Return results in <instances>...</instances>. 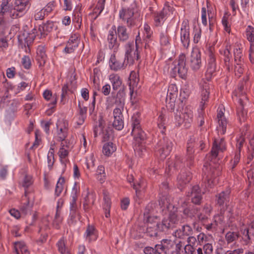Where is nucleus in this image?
<instances>
[{"label": "nucleus", "mask_w": 254, "mask_h": 254, "mask_svg": "<svg viewBox=\"0 0 254 254\" xmlns=\"http://www.w3.org/2000/svg\"><path fill=\"white\" fill-rule=\"evenodd\" d=\"M226 150V145L223 138L214 139L211 151V160L210 163H205L203 171L206 175L207 183L205 187L208 190L218 183V176L221 174V168L217 165H214L212 159L216 158L219 154Z\"/></svg>", "instance_id": "1"}, {"label": "nucleus", "mask_w": 254, "mask_h": 254, "mask_svg": "<svg viewBox=\"0 0 254 254\" xmlns=\"http://www.w3.org/2000/svg\"><path fill=\"white\" fill-rule=\"evenodd\" d=\"M131 126L134 150L136 154L141 156L146 151L144 143L146 139V135L141 128L140 121L138 117L136 115H133L132 117Z\"/></svg>", "instance_id": "2"}, {"label": "nucleus", "mask_w": 254, "mask_h": 254, "mask_svg": "<svg viewBox=\"0 0 254 254\" xmlns=\"http://www.w3.org/2000/svg\"><path fill=\"white\" fill-rule=\"evenodd\" d=\"M120 19L126 22L128 27L137 25L141 18L140 14L133 8H123L119 12Z\"/></svg>", "instance_id": "3"}, {"label": "nucleus", "mask_w": 254, "mask_h": 254, "mask_svg": "<svg viewBox=\"0 0 254 254\" xmlns=\"http://www.w3.org/2000/svg\"><path fill=\"white\" fill-rule=\"evenodd\" d=\"M180 218L177 212H170L167 217L164 218L161 222L157 223L156 227L162 232H166L169 229H173L179 224Z\"/></svg>", "instance_id": "4"}, {"label": "nucleus", "mask_w": 254, "mask_h": 254, "mask_svg": "<svg viewBox=\"0 0 254 254\" xmlns=\"http://www.w3.org/2000/svg\"><path fill=\"white\" fill-rule=\"evenodd\" d=\"M173 146L172 141L166 137H163L157 143L156 154L161 160H164L172 151Z\"/></svg>", "instance_id": "5"}, {"label": "nucleus", "mask_w": 254, "mask_h": 254, "mask_svg": "<svg viewBox=\"0 0 254 254\" xmlns=\"http://www.w3.org/2000/svg\"><path fill=\"white\" fill-rule=\"evenodd\" d=\"M30 0H14L13 9L10 10V16L13 18L21 17L26 12Z\"/></svg>", "instance_id": "6"}, {"label": "nucleus", "mask_w": 254, "mask_h": 254, "mask_svg": "<svg viewBox=\"0 0 254 254\" xmlns=\"http://www.w3.org/2000/svg\"><path fill=\"white\" fill-rule=\"evenodd\" d=\"M186 58L184 54H181L178 58V60L173 63L172 64V70L173 72L174 76L177 73L179 76L182 78H185L187 75L188 68L186 66Z\"/></svg>", "instance_id": "7"}, {"label": "nucleus", "mask_w": 254, "mask_h": 254, "mask_svg": "<svg viewBox=\"0 0 254 254\" xmlns=\"http://www.w3.org/2000/svg\"><path fill=\"white\" fill-rule=\"evenodd\" d=\"M201 101L200 104V109L201 112L199 113V118H200L199 126H202L204 121L202 117V111L204 109V105L208 100L209 97V85L205 81H203L201 84Z\"/></svg>", "instance_id": "8"}, {"label": "nucleus", "mask_w": 254, "mask_h": 254, "mask_svg": "<svg viewBox=\"0 0 254 254\" xmlns=\"http://www.w3.org/2000/svg\"><path fill=\"white\" fill-rule=\"evenodd\" d=\"M139 55L138 53L137 46L136 45V48L134 49L133 43H128L126 45V53L124 58L127 65H132L135 60H138Z\"/></svg>", "instance_id": "9"}, {"label": "nucleus", "mask_w": 254, "mask_h": 254, "mask_svg": "<svg viewBox=\"0 0 254 254\" xmlns=\"http://www.w3.org/2000/svg\"><path fill=\"white\" fill-rule=\"evenodd\" d=\"M207 70L206 72L207 81L205 79H202L200 83V87H201V84L203 81H205L208 84V81L211 79L213 73L215 72L216 69V64L215 62V55L213 53L211 50H209L207 52ZM210 86V84H209ZM210 89V87L209 86V90Z\"/></svg>", "instance_id": "10"}, {"label": "nucleus", "mask_w": 254, "mask_h": 254, "mask_svg": "<svg viewBox=\"0 0 254 254\" xmlns=\"http://www.w3.org/2000/svg\"><path fill=\"white\" fill-rule=\"evenodd\" d=\"M56 137L60 141H67L65 139L68 133V123L64 119H59L56 124Z\"/></svg>", "instance_id": "11"}, {"label": "nucleus", "mask_w": 254, "mask_h": 254, "mask_svg": "<svg viewBox=\"0 0 254 254\" xmlns=\"http://www.w3.org/2000/svg\"><path fill=\"white\" fill-rule=\"evenodd\" d=\"M109 64L111 69L115 71L124 69L127 66L124 59L116 56L114 52L110 57Z\"/></svg>", "instance_id": "12"}, {"label": "nucleus", "mask_w": 254, "mask_h": 254, "mask_svg": "<svg viewBox=\"0 0 254 254\" xmlns=\"http://www.w3.org/2000/svg\"><path fill=\"white\" fill-rule=\"evenodd\" d=\"M77 190L75 187L73 188L72 199L70 202V213L69 218L72 222L76 221V218L79 219L80 214L76 204Z\"/></svg>", "instance_id": "13"}, {"label": "nucleus", "mask_w": 254, "mask_h": 254, "mask_svg": "<svg viewBox=\"0 0 254 254\" xmlns=\"http://www.w3.org/2000/svg\"><path fill=\"white\" fill-rule=\"evenodd\" d=\"M189 64L191 69L194 71L198 70L202 65L201 53L197 48H193L191 51Z\"/></svg>", "instance_id": "14"}, {"label": "nucleus", "mask_w": 254, "mask_h": 254, "mask_svg": "<svg viewBox=\"0 0 254 254\" xmlns=\"http://www.w3.org/2000/svg\"><path fill=\"white\" fill-rule=\"evenodd\" d=\"M180 39L183 48L188 49L190 44V27L188 21H184L182 24Z\"/></svg>", "instance_id": "15"}, {"label": "nucleus", "mask_w": 254, "mask_h": 254, "mask_svg": "<svg viewBox=\"0 0 254 254\" xmlns=\"http://www.w3.org/2000/svg\"><path fill=\"white\" fill-rule=\"evenodd\" d=\"M245 138L249 139L251 143H254V130H250L249 127L247 126L244 128L242 136L237 140V149L240 152L241 148L243 146Z\"/></svg>", "instance_id": "16"}, {"label": "nucleus", "mask_w": 254, "mask_h": 254, "mask_svg": "<svg viewBox=\"0 0 254 254\" xmlns=\"http://www.w3.org/2000/svg\"><path fill=\"white\" fill-rule=\"evenodd\" d=\"M170 10V7L165 5L161 11L154 13V20L156 26H161L163 24L169 14Z\"/></svg>", "instance_id": "17"}, {"label": "nucleus", "mask_w": 254, "mask_h": 254, "mask_svg": "<svg viewBox=\"0 0 254 254\" xmlns=\"http://www.w3.org/2000/svg\"><path fill=\"white\" fill-rule=\"evenodd\" d=\"M247 101L248 98L245 95H242L239 100V106L237 108V114L240 122H245L247 118V112L244 109Z\"/></svg>", "instance_id": "18"}, {"label": "nucleus", "mask_w": 254, "mask_h": 254, "mask_svg": "<svg viewBox=\"0 0 254 254\" xmlns=\"http://www.w3.org/2000/svg\"><path fill=\"white\" fill-rule=\"evenodd\" d=\"M193 231L190 226L188 224L184 225L181 228L176 230L173 233L176 238L185 239L188 236L192 235Z\"/></svg>", "instance_id": "19"}, {"label": "nucleus", "mask_w": 254, "mask_h": 254, "mask_svg": "<svg viewBox=\"0 0 254 254\" xmlns=\"http://www.w3.org/2000/svg\"><path fill=\"white\" fill-rule=\"evenodd\" d=\"M112 29V30L109 31L107 37L108 46L110 49L113 50L114 52L116 53L118 49L119 44L117 40L116 26H113Z\"/></svg>", "instance_id": "20"}, {"label": "nucleus", "mask_w": 254, "mask_h": 254, "mask_svg": "<svg viewBox=\"0 0 254 254\" xmlns=\"http://www.w3.org/2000/svg\"><path fill=\"white\" fill-rule=\"evenodd\" d=\"M187 196L191 197V201L195 204H199L202 199V193L198 185L193 186L190 191H189Z\"/></svg>", "instance_id": "21"}, {"label": "nucleus", "mask_w": 254, "mask_h": 254, "mask_svg": "<svg viewBox=\"0 0 254 254\" xmlns=\"http://www.w3.org/2000/svg\"><path fill=\"white\" fill-rule=\"evenodd\" d=\"M182 117L185 119V127L188 128L190 127L191 123L192 122L193 118V111L190 107H186L185 108L183 109L181 111Z\"/></svg>", "instance_id": "22"}, {"label": "nucleus", "mask_w": 254, "mask_h": 254, "mask_svg": "<svg viewBox=\"0 0 254 254\" xmlns=\"http://www.w3.org/2000/svg\"><path fill=\"white\" fill-rule=\"evenodd\" d=\"M47 59L45 45H39L37 49L36 60L39 66H42L46 63Z\"/></svg>", "instance_id": "23"}, {"label": "nucleus", "mask_w": 254, "mask_h": 254, "mask_svg": "<svg viewBox=\"0 0 254 254\" xmlns=\"http://www.w3.org/2000/svg\"><path fill=\"white\" fill-rule=\"evenodd\" d=\"M191 179V174L189 171L183 170L178 176L177 182L180 187H183L189 183Z\"/></svg>", "instance_id": "24"}, {"label": "nucleus", "mask_w": 254, "mask_h": 254, "mask_svg": "<svg viewBox=\"0 0 254 254\" xmlns=\"http://www.w3.org/2000/svg\"><path fill=\"white\" fill-rule=\"evenodd\" d=\"M168 170L166 172L169 174L172 171V169H178L183 166L182 159L179 156H176L173 160H170L167 162Z\"/></svg>", "instance_id": "25"}, {"label": "nucleus", "mask_w": 254, "mask_h": 254, "mask_svg": "<svg viewBox=\"0 0 254 254\" xmlns=\"http://www.w3.org/2000/svg\"><path fill=\"white\" fill-rule=\"evenodd\" d=\"M230 190H227L225 191H222L217 196V203L223 207L224 210V206H227L229 201Z\"/></svg>", "instance_id": "26"}, {"label": "nucleus", "mask_w": 254, "mask_h": 254, "mask_svg": "<svg viewBox=\"0 0 254 254\" xmlns=\"http://www.w3.org/2000/svg\"><path fill=\"white\" fill-rule=\"evenodd\" d=\"M217 118L218 119V131L221 134H224L226 132L227 121L224 117V113L221 110L218 111Z\"/></svg>", "instance_id": "27"}, {"label": "nucleus", "mask_w": 254, "mask_h": 254, "mask_svg": "<svg viewBox=\"0 0 254 254\" xmlns=\"http://www.w3.org/2000/svg\"><path fill=\"white\" fill-rule=\"evenodd\" d=\"M125 95L126 94L124 89H120L115 98L114 102L116 108H124Z\"/></svg>", "instance_id": "28"}, {"label": "nucleus", "mask_w": 254, "mask_h": 254, "mask_svg": "<svg viewBox=\"0 0 254 254\" xmlns=\"http://www.w3.org/2000/svg\"><path fill=\"white\" fill-rule=\"evenodd\" d=\"M120 41L126 42L129 37L130 33L127 31V27L124 25H119L117 27L116 33Z\"/></svg>", "instance_id": "29"}, {"label": "nucleus", "mask_w": 254, "mask_h": 254, "mask_svg": "<svg viewBox=\"0 0 254 254\" xmlns=\"http://www.w3.org/2000/svg\"><path fill=\"white\" fill-rule=\"evenodd\" d=\"M103 209L105 211L106 217L108 218L110 216V208L111 206V201L108 192L106 190L103 191Z\"/></svg>", "instance_id": "30"}, {"label": "nucleus", "mask_w": 254, "mask_h": 254, "mask_svg": "<svg viewBox=\"0 0 254 254\" xmlns=\"http://www.w3.org/2000/svg\"><path fill=\"white\" fill-rule=\"evenodd\" d=\"M176 243L174 241L170 239H163L161 241V244L158 245L159 246L160 250H162V253H167L169 250L173 248Z\"/></svg>", "instance_id": "31"}, {"label": "nucleus", "mask_w": 254, "mask_h": 254, "mask_svg": "<svg viewBox=\"0 0 254 254\" xmlns=\"http://www.w3.org/2000/svg\"><path fill=\"white\" fill-rule=\"evenodd\" d=\"M84 236L85 239L88 242L95 241L97 238V233L95 228L93 226L88 225L87 227Z\"/></svg>", "instance_id": "32"}, {"label": "nucleus", "mask_w": 254, "mask_h": 254, "mask_svg": "<svg viewBox=\"0 0 254 254\" xmlns=\"http://www.w3.org/2000/svg\"><path fill=\"white\" fill-rule=\"evenodd\" d=\"M109 78L112 83L113 90H117L122 86V81L118 74L116 73L111 74Z\"/></svg>", "instance_id": "33"}, {"label": "nucleus", "mask_w": 254, "mask_h": 254, "mask_svg": "<svg viewBox=\"0 0 254 254\" xmlns=\"http://www.w3.org/2000/svg\"><path fill=\"white\" fill-rule=\"evenodd\" d=\"M70 144L67 141H61V147L58 154L61 159L65 158L68 154Z\"/></svg>", "instance_id": "34"}, {"label": "nucleus", "mask_w": 254, "mask_h": 254, "mask_svg": "<svg viewBox=\"0 0 254 254\" xmlns=\"http://www.w3.org/2000/svg\"><path fill=\"white\" fill-rule=\"evenodd\" d=\"M43 97L47 101H50L49 103V105L51 106L50 108L51 109H53L55 105L57 104V95L56 94H52L50 90H46L43 93Z\"/></svg>", "instance_id": "35"}, {"label": "nucleus", "mask_w": 254, "mask_h": 254, "mask_svg": "<svg viewBox=\"0 0 254 254\" xmlns=\"http://www.w3.org/2000/svg\"><path fill=\"white\" fill-rule=\"evenodd\" d=\"M33 40V36L32 35H30L27 33H23V34L19 35L18 37L19 42L21 45H23L25 48L27 46L29 50V46Z\"/></svg>", "instance_id": "36"}, {"label": "nucleus", "mask_w": 254, "mask_h": 254, "mask_svg": "<svg viewBox=\"0 0 254 254\" xmlns=\"http://www.w3.org/2000/svg\"><path fill=\"white\" fill-rule=\"evenodd\" d=\"M82 8L81 6H77L73 11L74 19L73 21L77 24L79 28L80 27L82 20Z\"/></svg>", "instance_id": "37"}, {"label": "nucleus", "mask_w": 254, "mask_h": 254, "mask_svg": "<svg viewBox=\"0 0 254 254\" xmlns=\"http://www.w3.org/2000/svg\"><path fill=\"white\" fill-rule=\"evenodd\" d=\"M170 37L167 29H162L160 35V43L162 46H167L170 45Z\"/></svg>", "instance_id": "38"}, {"label": "nucleus", "mask_w": 254, "mask_h": 254, "mask_svg": "<svg viewBox=\"0 0 254 254\" xmlns=\"http://www.w3.org/2000/svg\"><path fill=\"white\" fill-rule=\"evenodd\" d=\"M116 150V146L112 142H109L104 144L103 147V153L107 156H110Z\"/></svg>", "instance_id": "39"}, {"label": "nucleus", "mask_w": 254, "mask_h": 254, "mask_svg": "<svg viewBox=\"0 0 254 254\" xmlns=\"http://www.w3.org/2000/svg\"><path fill=\"white\" fill-rule=\"evenodd\" d=\"M33 183L32 177L31 175L24 173L21 176L20 184L24 188H28L32 185Z\"/></svg>", "instance_id": "40"}, {"label": "nucleus", "mask_w": 254, "mask_h": 254, "mask_svg": "<svg viewBox=\"0 0 254 254\" xmlns=\"http://www.w3.org/2000/svg\"><path fill=\"white\" fill-rule=\"evenodd\" d=\"M14 248L16 254H29V252L23 242H16Z\"/></svg>", "instance_id": "41"}, {"label": "nucleus", "mask_w": 254, "mask_h": 254, "mask_svg": "<svg viewBox=\"0 0 254 254\" xmlns=\"http://www.w3.org/2000/svg\"><path fill=\"white\" fill-rule=\"evenodd\" d=\"M234 59L235 62H242L243 54L242 51V45L239 43H236L234 50Z\"/></svg>", "instance_id": "42"}, {"label": "nucleus", "mask_w": 254, "mask_h": 254, "mask_svg": "<svg viewBox=\"0 0 254 254\" xmlns=\"http://www.w3.org/2000/svg\"><path fill=\"white\" fill-rule=\"evenodd\" d=\"M240 237V234L238 232H228L225 235V239L228 244L237 240Z\"/></svg>", "instance_id": "43"}, {"label": "nucleus", "mask_w": 254, "mask_h": 254, "mask_svg": "<svg viewBox=\"0 0 254 254\" xmlns=\"http://www.w3.org/2000/svg\"><path fill=\"white\" fill-rule=\"evenodd\" d=\"M197 145L195 143V139L194 137H191L188 142L187 147V152L189 155H191L195 152Z\"/></svg>", "instance_id": "44"}, {"label": "nucleus", "mask_w": 254, "mask_h": 254, "mask_svg": "<svg viewBox=\"0 0 254 254\" xmlns=\"http://www.w3.org/2000/svg\"><path fill=\"white\" fill-rule=\"evenodd\" d=\"M57 245L61 254H70L68 249L65 246V241L64 238L61 239Z\"/></svg>", "instance_id": "45"}, {"label": "nucleus", "mask_w": 254, "mask_h": 254, "mask_svg": "<svg viewBox=\"0 0 254 254\" xmlns=\"http://www.w3.org/2000/svg\"><path fill=\"white\" fill-rule=\"evenodd\" d=\"M49 222L47 219L45 218L43 219L41 224L40 225L39 233L43 235V234L47 233V234L49 231Z\"/></svg>", "instance_id": "46"}, {"label": "nucleus", "mask_w": 254, "mask_h": 254, "mask_svg": "<svg viewBox=\"0 0 254 254\" xmlns=\"http://www.w3.org/2000/svg\"><path fill=\"white\" fill-rule=\"evenodd\" d=\"M146 187V183L144 181L140 180L139 182L134 183L133 188L135 190L136 195H139L141 191H144Z\"/></svg>", "instance_id": "47"}, {"label": "nucleus", "mask_w": 254, "mask_h": 254, "mask_svg": "<svg viewBox=\"0 0 254 254\" xmlns=\"http://www.w3.org/2000/svg\"><path fill=\"white\" fill-rule=\"evenodd\" d=\"M145 254H162V250H160L159 246L156 245L154 248L147 247L144 249Z\"/></svg>", "instance_id": "48"}, {"label": "nucleus", "mask_w": 254, "mask_h": 254, "mask_svg": "<svg viewBox=\"0 0 254 254\" xmlns=\"http://www.w3.org/2000/svg\"><path fill=\"white\" fill-rule=\"evenodd\" d=\"M31 206L29 204V200L26 198L25 202H22L20 207L19 209L21 214L25 216L30 211Z\"/></svg>", "instance_id": "49"}, {"label": "nucleus", "mask_w": 254, "mask_h": 254, "mask_svg": "<svg viewBox=\"0 0 254 254\" xmlns=\"http://www.w3.org/2000/svg\"><path fill=\"white\" fill-rule=\"evenodd\" d=\"M251 229L250 228H245L244 229H242L241 230V235H240V237H241L242 240L245 242L246 244H248L249 243L250 241V233Z\"/></svg>", "instance_id": "50"}, {"label": "nucleus", "mask_w": 254, "mask_h": 254, "mask_svg": "<svg viewBox=\"0 0 254 254\" xmlns=\"http://www.w3.org/2000/svg\"><path fill=\"white\" fill-rule=\"evenodd\" d=\"M64 183V179L63 177H60L57 183L55 190V194L57 196H60L63 190V185Z\"/></svg>", "instance_id": "51"}, {"label": "nucleus", "mask_w": 254, "mask_h": 254, "mask_svg": "<svg viewBox=\"0 0 254 254\" xmlns=\"http://www.w3.org/2000/svg\"><path fill=\"white\" fill-rule=\"evenodd\" d=\"M11 0H2L0 6V15H3L9 11L10 7L8 3Z\"/></svg>", "instance_id": "52"}, {"label": "nucleus", "mask_w": 254, "mask_h": 254, "mask_svg": "<svg viewBox=\"0 0 254 254\" xmlns=\"http://www.w3.org/2000/svg\"><path fill=\"white\" fill-rule=\"evenodd\" d=\"M246 35L250 43L254 42V27L249 25L246 29Z\"/></svg>", "instance_id": "53"}, {"label": "nucleus", "mask_w": 254, "mask_h": 254, "mask_svg": "<svg viewBox=\"0 0 254 254\" xmlns=\"http://www.w3.org/2000/svg\"><path fill=\"white\" fill-rule=\"evenodd\" d=\"M153 207L154 204L153 203L148 204L145 207L144 212V217L146 218L147 221H150V219L153 218L151 213L153 211Z\"/></svg>", "instance_id": "54"}, {"label": "nucleus", "mask_w": 254, "mask_h": 254, "mask_svg": "<svg viewBox=\"0 0 254 254\" xmlns=\"http://www.w3.org/2000/svg\"><path fill=\"white\" fill-rule=\"evenodd\" d=\"M60 201L58 202V205L57 206V211L55 216V219L54 220V224L56 225V227L58 228V225L62 222V218L61 217V212L59 210L60 205Z\"/></svg>", "instance_id": "55"}, {"label": "nucleus", "mask_w": 254, "mask_h": 254, "mask_svg": "<svg viewBox=\"0 0 254 254\" xmlns=\"http://www.w3.org/2000/svg\"><path fill=\"white\" fill-rule=\"evenodd\" d=\"M181 115H182L181 111H177L175 115V122L178 126H183L185 127V119Z\"/></svg>", "instance_id": "56"}, {"label": "nucleus", "mask_w": 254, "mask_h": 254, "mask_svg": "<svg viewBox=\"0 0 254 254\" xmlns=\"http://www.w3.org/2000/svg\"><path fill=\"white\" fill-rule=\"evenodd\" d=\"M159 205L162 208L163 210L165 208L169 209L170 203L167 197L166 196H162L159 201Z\"/></svg>", "instance_id": "57"}, {"label": "nucleus", "mask_w": 254, "mask_h": 254, "mask_svg": "<svg viewBox=\"0 0 254 254\" xmlns=\"http://www.w3.org/2000/svg\"><path fill=\"white\" fill-rule=\"evenodd\" d=\"M113 126L117 130H122L124 126L123 119H114Z\"/></svg>", "instance_id": "58"}, {"label": "nucleus", "mask_w": 254, "mask_h": 254, "mask_svg": "<svg viewBox=\"0 0 254 254\" xmlns=\"http://www.w3.org/2000/svg\"><path fill=\"white\" fill-rule=\"evenodd\" d=\"M129 80L130 81V84L132 86L136 85L139 81V78L137 76L136 73L132 71L130 72V76L129 77Z\"/></svg>", "instance_id": "59"}, {"label": "nucleus", "mask_w": 254, "mask_h": 254, "mask_svg": "<svg viewBox=\"0 0 254 254\" xmlns=\"http://www.w3.org/2000/svg\"><path fill=\"white\" fill-rule=\"evenodd\" d=\"M177 93H172V92H168L166 97V102L169 100L171 106H174L175 105V99L177 97Z\"/></svg>", "instance_id": "60"}, {"label": "nucleus", "mask_w": 254, "mask_h": 254, "mask_svg": "<svg viewBox=\"0 0 254 254\" xmlns=\"http://www.w3.org/2000/svg\"><path fill=\"white\" fill-rule=\"evenodd\" d=\"M78 46V45L76 42L74 43H67L65 48H64V52L66 53L70 54L74 51L75 49Z\"/></svg>", "instance_id": "61"}, {"label": "nucleus", "mask_w": 254, "mask_h": 254, "mask_svg": "<svg viewBox=\"0 0 254 254\" xmlns=\"http://www.w3.org/2000/svg\"><path fill=\"white\" fill-rule=\"evenodd\" d=\"M242 63V62H236V64L235 66V74L238 76H240L244 71L243 65Z\"/></svg>", "instance_id": "62"}, {"label": "nucleus", "mask_w": 254, "mask_h": 254, "mask_svg": "<svg viewBox=\"0 0 254 254\" xmlns=\"http://www.w3.org/2000/svg\"><path fill=\"white\" fill-rule=\"evenodd\" d=\"M54 27V23L52 21H48L42 26L43 31L44 33L51 32Z\"/></svg>", "instance_id": "63"}, {"label": "nucleus", "mask_w": 254, "mask_h": 254, "mask_svg": "<svg viewBox=\"0 0 254 254\" xmlns=\"http://www.w3.org/2000/svg\"><path fill=\"white\" fill-rule=\"evenodd\" d=\"M184 250L186 254H196V249L190 244L186 245Z\"/></svg>", "instance_id": "64"}]
</instances>
